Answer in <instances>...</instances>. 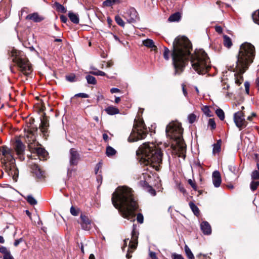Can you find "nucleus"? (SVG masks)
I'll return each instance as SVG.
<instances>
[{"label": "nucleus", "mask_w": 259, "mask_h": 259, "mask_svg": "<svg viewBox=\"0 0 259 259\" xmlns=\"http://www.w3.org/2000/svg\"><path fill=\"white\" fill-rule=\"evenodd\" d=\"M112 202L122 217L131 221L135 220L134 212L138 209V205L131 188L118 187L112 194Z\"/></svg>", "instance_id": "f257e3e1"}, {"label": "nucleus", "mask_w": 259, "mask_h": 259, "mask_svg": "<svg viewBox=\"0 0 259 259\" xmlns=\"http://www.w3.org/2000/svg\"><path fill=\"white\" fill-rule=\"evenodd\" d=\"M191 50V44L186 37L178 36L175 38L171 53L175 75H179L183 71L187 64Z\"/></svg>", "instance_id": "f03ea898"}, {"label": "nucleus", "mask_w": 259, "mask_h": 259, "mask_svg": "<svg viewBox=\"0 0 259 259\" xmlns=\"http://www.w3.org/2000/svg\"><path fill=\"white\" fill-rule=\"evenodd\" d=\"M255 48L250 43L244 42L240 47L235 67L233 68L235 73V83L240 85L243 81L242 74L253 62L255 56Z\"/></svg>", "instance_id": "7ed1b4c3"}, {"label": "nucleus", "mask_w": 259, "mask_h": 259, "mask_svg": "<svg viewBox=\"0 0 259 259\" xmlns=\"http://www.w3.org/2000/svg\"><path fill=\"white\" fill-rule=\"evenodd\" d=\"M141 164L149 165L158 171L162 164L163 154L161 149L154 143H145L136 152Z\"/></svg>", "instance_id": "20e7f679"}, {"label": "nucleus", "mask_w": 259, "mask_h": 259, "mask_svg": "<svg viewBox=\"0 0 259 259\" xmlns=\"http://www.w3.org/2000/svg\"><path fill=\"white\" fill-rule=\"evenodd\" d=\"M183 128L178 122H171L167 125L166 134L168 137L174 140L177 145V149L180 152V157H185L186 150V145L182 138Z\"/></svg>", "instance_id": "39448f33"}, {"label": "nucleus", "mask_w": 259, "mask_h": 259, "mask_svg": "<svg viewBox=\"0 0 259 259\" xmlns=\"http://www.w3.org/2000/svg\"><path fill=\"white\" fill-rule=\"evenodd\" d=\"M210 62L207 54L202 49L196 50L191 55L192 68L199 74L207 73L210 68Z\"/></svg>", "instance_id": "423d86ee"}, {"label": "nucleus", "mask_w": 259, "mask_h": 259, "mask_svg": "<svg viewBox=\"0 0 259 259\" xmlns=\"http://www.w3.org/2000/svg\"><path fill=\"white\" fill-rule=\"evenodd\" d=\"M3 156L2 163L5 170L10 176H12L15 182L18 178V170L15 166V159L12 155V151L6 146L0 147V154Z\"/></svg>", "instance_id": "0eeeda50"}, {"label": "nucleus", "mask_w": 259, "mask_h": 259, "mask_svg": "<svg viewBox=\"0 0 259 259\" xmlns=\"http://www.w3.org/2000/svg\"><path fill=\"white\" fill-rule=\"evenodd\" d=\"M12 61L19 68V70L25 75H28L32 71L31 64L23 52L13 49L9 53Z\"/></svg>", "instance_id": "6e6552de"}, {"label": "nucleus", "mask_w": 259, "mask_h": 259, "mask_svg": "<svg viewBox=\"0 0 259 259\" xmlns=\"http://www.w3.org/2000/svg\"><path fill=\"white\" fill-rule=\"evenodd\" d=\"M147 134V130L143 121L136 122L134 128L128 138L129 142H135L144 139Z\"/></svg>", "instance_id": "1a4fd4ad"}, {"label": "nucleus", "mask_w": 259, "mask_h": 259, "mask_svg": "<svg viewBox=\"0 0 259 259\" xmlns=\"http://www.w3.org/2000/svg\"><path fill=\"white\" fill-rule=\"evenodd\" d=\"M136 225L134 224L133 226V230L132 232V238L129 242V246L128 248L127 253L126 254V257L127 259H130L132 257V255L130 254L132 251H130V249H135L138 244V239L139 236V232L136 229Z\"/></svg>", "instance_id": "9d476101"}, {"label": "nucleus", "mask_w": 259, "mask_h": 259, "mask_svg": "<svg viewBox=\"0 0 259 259\" xmlns=\"http://www.w3.org/2000/svg\"><path fill=\"white\" fill-rule=\"evenodd\" d=\"M29 149L31 154H33L32 156H37L40 160H44L48 155L46 150L39 147L38 144L32 145L29 143Z\"/></svg>", "instance_id": "9b49d317"}, {"label": "nucleus", "mask_w": 259, "mask_h": 259, "mask_svg": "<svg viewBox=\"0 0 259 259\" xmlns=\"http://www.w3.org/2000/svg\"><path fill=\"white\" fill-rule=\"evenodd\" d=\"M234 121L240 130L247 125V122L244 118V115L241 111H238L234 114Z\"/></svg>", "instance_id": "f8f14e48"}, {"label": "nucleus", "mask_w": 259, "mask_h": 259, "mask_svg": "<svg viewBox=\"0 0 259 259\" xmlns=\"http://www.w3.org/2000/svg\"><path fill=\"white\" fill-rule=\"evenodd\" d=\"M123 17L129 23H133L138 20V15L137 11L134 8H131L127 10L123 15Z\"/></svg>", "instance_id": "ddd939ff"}, {"label": "nucleus", "mask_w": 259, "mask_h": 259, "mask_svg": "<svg viewBox=\"0 0 259 259\" xmlns=\"http://www.w3.org/2000/svg\"><path fill=\"white\" fill-rule=\"evenodd\" d=\"M69 164L70 166H76L80 160V155L74 148H71L69 151Z\"/></svg>", "instance_id": "4468645a"}, {"label": "nucleus", "mask_w": 259, "mask_h": 259, "mask_svg": "<svg viewBox=\"0 0 259 259\" xmlns=\"http://www.w3.org/2000/svg\"><path fill=\"white\" fill-rule=\"evenodd\" d=\"M32 171L36 178L39 180H43L46 177L45 172L37 165L34 164L32 166Z\"/></svg>", "instance_id": "2eb2a0df"}, {"label": "nucleus", "mask_w": 259, "mask_h": 259, "mask_svg": "<svg viewBox=\"0 0 259 259\" xmlns=\"http://www.w3.org/2000/svg\"><path fill=\"white\" fill-rule=\"evenodd\" d=\"M80 219L81 220V226L82 228L84 230L89 231L91 228V221L88 217L83 214L80 215Z\"/></svg>", "instance_id": "dca6fc26"}, {"label": "nucleus", "mask_w": 259, "mask_h": 259, "mask_svg": "<svg viewBox=\"0 0 259 259\" xmlns=\"http://www.w3.org/2000/svg\"><path fill=\"white\" fill-rule=\"evenodd\" d=\"M212 179L214 186L216 188L219 187L222 182L221 175L219 171L215 170L213 172Z\"/></svg>", "instance_id": "f3484780"}, {"label": "nucleus", "mask_w": 259, "mask_h": 259, "mask_svg": "<svg viewBox=\"0 0 259 259\" xmlns=\"http://www.w3.org/2000/svg\"><path fill=\"white\" fill-rule=\"evenodd\" d=\"M26 19L31 20L34 22H40L44 19V18L37 13H33L28 15L26 17Z\"/></svg>", "instance_id": "a211bd4d"}, {"label": "nucleus", "mask_w": 259, "mask_h": 259, "mask_svg": "<svg viewBox=\"0 0 259 259\" xmlns=\"http://www.w3.org/2000/svg\"><path fill=\"white\" fill-rule=\"evenodd\" d=\"M201 229L205 235H210L211 233V228L207 222L204 221L200 225Z\"/></svg>", "instance_id": "6ab92c4d"}, {"label": "nucleus", "mask_w": 259, "mask_h": 259, "mask_svg": "<svg viewBox=\"0 0 259 259\" xmlns=\"http://www.w3.org/2000/svg\"><path fill=\"white\" fill-rule=\"evenodd\" d=\"M15 148L18 154H21L24 150V145L20 140H17L15 144Z\"/></svg>", "instance_id": "aec40b11"}, {"label": "nucleus", "mask_w": 259, "mask_h": 259, "mask_svg": "<svg viewBox=\"0 0 259 259\" xmlns=\"http://www.w3.org/2000/svg\"><path fill=\"white\" fill-rule=\"evenodd\" d=\"M142 177H143L144 180H141L139 182V184L143 187H147L148 186L149 179L151 177L147 173H143Z\"/></svg>", "instance_id": "412c9836"}, {"label": "nucleus", "mask_w": 259, "mask_h": 259, "mask_svg": "<svg viewBox=\"0 0 259 259\" xmlns=\"http://www.w3.org/2000/svg\"><path fill=\"white\" fill-rule=\"evenodd\" d=\"M143 45L149 48H151L152 50L156 51L157 49L156 46L154 45V41L150 39H147L143 41Z\"/></svg>", "instance_id": "4be33fe9"}, {"label": "nucleus", "mask_w": 259, "mask_h": 259, "mask_svg": "<svg viewBox=\"0 0 259 259\" xmlns=\"http://www.w3.org/2000/svg\"><path fill=\"white\" fill-rule=\"evenodd\" d=\"M68 17L72 22L74 24H78L79 21V16L77 14L69 12L68 13Z\"/></svg>", "instance_id": "5701e85b"}, {"label": "nucleus", "mask_w": 259, "mask_h": 259, "mask_svg": "<svg viewBox=\"0 0 259 259\" xmlns=\"http://www.w3.org/2000/svg\"><path fill=\"white\" fill-rule=\"evenodd\" d=\"M105 110L108 114L111 115L118 114L119 112L118 109L113 106H109Z\"/></svg>", "instance_id": "b1692460"}, {"label": "nucleus", "mask_w": 259, "mask_h": 259, "mask_svg": "<svg viewBox=\"0 0 259 259\" xmlns=\"http://www.w3.org/2000/svg\"><path fill=\"white\" fill-rule=\"evenodd\" d=\"M26 141L28 143V146L29 147V143H30L32 145H35L33 144V143L35 141V137L34 135L32 133V132L28 133L26 135Z\"/></svg>", "instance_id": "393cba45"}, {"label": "nucleus", "mask_w": 259, "mask_h": 259, "mask_svg": "<svg viewBox=\"0 0 259 259\" xmlns=\"http://www.w3.org/2000/svg\"><path fill=\"white\" fill-rule=\"evenodd\" d=\"M181 18V15L179 13H175L169 16L168 20L169 22L178 21Z\"/></svg>", "instance_id": "a878e982"}, {"label": "nucleus", "mask_w": 259, "mask_h": 259, "mask_svg": "<svg viewBox=\"0 0 259 259\" xmlns=\"http://www.w3.org/2000/svg\"><path fill=\"white\" fill-rule=\"evenodd\" d=\"M223 38L224 46L228 48H230L232 46L231 38L226 35H224Z\"/></svg>", "instance_id": "bb28decb"}, {"label": "nucleus", "mask_w": 259, "mask_h": 259, "mask_svg": "<svg viewBox=\"0 0 259 259\" xmlns=\"http://www.w3.org/2000/svg\"><path fill=\"white\" fill-rule=\"evenodd\" d=\"M189 206L194 214L198 216L199 214V210L198 207L192 202L189 203Z\"/></svg>", "instance_id": "cd10ccee"}, {"label": "nucleus", "mask_w": 259, "mask_h": 259, "mask_svg": "<svg viewBox=\"0 0 259 259\" xmlns=\"http://www.w3.org/2000/svg\"><path fill=\"white\" fill-rule=\"evenodd\" d=\"M55 5L56 8V10L60 13H65L67 12L65 8L62 5L58 3H55Z\"/></svg>", "instance_id": "c85d7f7f"}, {"label": "nucleus", "mask_w": 259, "mask_h": 259, "mask_svg": "<svg viewBox=\"0 0 259 259\" xmlns=\"http://www.w3.org/2000/svg\"><path fill=\"white\" fill-rule=\"evenodd\" d=\"M259 186V181L252 180L250 184V188L252 191H255Z\"/></svg>", "instance_id": "c756f323"}, {"label": "nucleus", "mask_w": 259, "mask_h": 259, "mask_svg": "<svg viewBox=\"0 0 259 259\" xmlns=\"http://www.w3.org/2000/svg\"><path fill=\"white\" fill-rule=\"evenodd\" d=\"M185 253L189 259H194V256L191 251L190 249L187 245L185 246Z\"/></svg>", "instance_id": "7c9ffc66"}, {"label": "nucleus", "mask_w": 259, "mask_h": 259, "mask_svg": "<svg viewBox=\"0 0 259 259\" xmlns=\"http://www.w3.org/2000/svg\"><path fill=\"white\" fill-rule=\"evenodd\" d=\"M116 151L112 147L110 146H107L106 148V154L108 156H111L115 154Z\"/></svg>", "instance_id": "2f4dec72"}, {"label": "nucleus", "mask_w": 259, "mask_h": 259, "mask_svg": "<svg viewBox=\"0 0 259 259\" xmlns=\"http://www.w3.org/2000/svg\"><path fill=\"white\" fill-rule=\"evenodd\" d=\"M215 113L221 120H223L225 119V113L222 109H217L215 111Z\"/></svg>", "instance_id": "473e14b6"}, {"label": "nucleus", "mask_w": 259, "mask_h": 259, "mask_svg": "<svg viewBox=\"0 0 259 259\" xmlns=\"http://www.w3.org/2000/svg\"><path fill=\"white\" fill-rule=\"evenodd\" d=\"M85 78L87 80L88 83L89 84H96L97 83V81L95 77L93 76H91L90 75H87Z\"/></svg>", "instance_id": "72a5a7b5"}, {"label": "nucleus", "mask_w": 259, "mask_h": 259, "mask_svg": "<svg viewBox=\"0 0 259 259\" xmlns=\"http://www.w3.org/2000/svg\"><path fill=\"white\" fill-rule=\"evenodd\" d=\"M252 17L254 22L259 25V10L253 13Z\"/></svg>", "instance_id": "f704fd0d"}, {"label": "nucleus", "mask_w": 259, "mask_h": 259, "mask_svg": "<svg viewBox=\"0 0 259 259\" xmlns=\"http://www.w3.org/2000/svg\"><path fill=\"white\" fill-rule=\"evenodd\" d=\"M221 150V144L218 142L213 145V153L214 154L219 153Z\"/></svg>", "instance_id": "c9c22d12"}, {"label": "nucleus", "mask_w": 259, "mask_h": 259, "mask_svg": "<svg viewBox=\"0 0 259 259\" xmlns=\"http://www.w3.org/2000/svg\"><path fill=\"white\" fill-rule=\"evenodd\" d=\"M170 54L169 50L167 47H164L163 55L165 60H168L169 59Z\"/></svg>", "instance_id": "e433bc0d"}, {"label": "nucleus", "mask_w": 259, "mask_h": 259, "mask_svg": "<svg viewBox=\"0 0 259 259\" xmlns=\"http://www.w3.org/2000/svg\"><path fill=\"white\" fill-rule=\"evenodd\" d=\"M115 20L116 22L117 23V24H118L119 26H120L122 27H124L125 23L120 16H115Z\"/></svg>", "instance_id": "4c0bfd02"}, {"label": "nucleus", "mask_w": 259, "mask_h": 259, "mask_svg": "<svg viewBox=\"0 0 259 259\" xmlns=\"http://www.w3.org/2000/svg\"><path fill=\"white\" fill-rule=\"evenodd\" d=\"M27 201L31 205H35L37 203L36 199L31 195L27 196Z\"/></svg>", "instance_id": "58836bf2"}, {"label": "nucleus", "mask_w": 259, "mask_h": 259, "mask_svg": "<svg viewBox=\"0 0 259 259\" xmlns=\"http://www.w3.org/2000/svg\"><path fill=\"white\" fill-rule=\"evenodd\" d=\"M251 180H256L259 179V171L257 170H253L251 175Z\"/></svg>", "instance_id": "ea45409f"}, {"label": "nucleus", "mask_w": 259, "mask_h": 259, "mask_svg": "<svg viewBox=\"0 0 259 259\" xmlns=\"http://www.w3.org/2000/svg\"><path fill=\"white\" fill-rule=\"evenodd\" d=\"M79 211L78 208H76L73 206L70 208V213L73 216H77L79 213Z\"/></svg>", "instance_id": "a19ab883"}, {"label": "nucleus", "mask_w": 259, "mask_h": 259, "mask_svg": "<svg viewBox=\"0 0 259 259\" xmlns=\"http://www.w3.org/2000/svg\"><path fill=\"white\" fill-rule=\"evenodd\" d=\"M196 115L193 113L189 114L188 116V120L189 122L191 124L194 123L196 119Z\"/></svg>", "instance_id": "79ce46f5"}, {"label": "nucleus", "mask_w": 259, "mask_h": 259, "mask_svg": "<svg viewBox=\"0 0 259 259\" xmlns=\"http://www.w3.org/2000/svg\"><path fill=\"white\" fill-rule=\"evenodd\" d=\"M47 126L48 123L47 121H41L40 128L42 132L45 133L46 132Z\"/></svg>", "instance_id": "37998d69"}, {"label": "nucleus", "mask_w": 259, "mask_h": 259, "mask_svg": "<svg viewBox=\"0 0 259 259\" xmlns=\"http://www.w3.org/2000/svg\"><path fill=\"white\" fill-rule=\"evenodd\" d=\"M208 125L211 127L212 130H213L216 127L215 122L213 119L210 118L209 119Z\"/></svg>", "instance_id": "c03bdc74"}, {"label": "nucleus", "mask_w": 259, "mask_h": 259, "mask_svg": "<svg viewBox=\"0 0 259 259\" xmlns=\"http://www.w3.org/2000/svg\"><path fill=\"white\" fill-rule=\"evenodd\" d=\"M115 0H106L103 4L105 6L110 7L112 6L115 3Z\"/></svg>", "instance_id": "a18cd8bd"}, {"label": "nucleus", "mask_w": 259, "mask_h": 259, "mask_svg": "<svg viewBox=\"0 0 259 259\" xmlns=\"http://www.w3.org/2000/svg\"><path fill=\"white\" fill-rule=\"evenodd\" d=\"M74 97H80V98H87L89 97V96L88 94H87L86 93H78V94H75Z\"/></svg>", "instance_id": "49530a36"}, {"label": "nucleus", "mask_w": 259, "mask_h": 259, "mask_svg": "<svg viewBox=\"0 0 259 259\" xmlns=\"http://www.w3.org/2000/svg\"><path fill=\"white\" fill-rule=\"evenodd\" d=\"M66 79L70 82H74L75 81V76L74 74H71L66 76Z\"/></svg>", "instance_id": "de8ad7c7"}, {"label": "nucleus", "mask_w": 259, "mask_h": 259, "mask_svg": "<svg viewBox=\"0 0 259 259\" xmlns=\"http://www.w3.org/2000/svg\"><path fill=\"white\" fill-rule=\"evenodd\" d=\"M137 220L138 222H139L140 224H142L143 223L144 218H143V215H142V214L139 213L137 214Z\"/></svg>", "instance_id": "09e8293b"}, {"label": "nucleus", "mask_w": 259, "mask_h": 259, "mask_svg": "<svg viewBox=\"0 0 259 259\" xmlns=\"http://www.w3.org/2000/svg\"><path fill=\"white\" fill-rule=\"evenodd\" d=\"M0 252L4 255L7 254V253H10V251L8 250L7 248L4 246L0 247Z\"/></svg>", "instance_id": "8fccbe9b"}, {"label": "nucleus", "mask_w": 259, "mask_h": 259, "mask_svg": "<svg viewBox=\"0 0 259 259\" xmlns=\"http://www.w3.org/2000/svg\"><path fill=\"white\" fill-rule=\"evenodd\" d=\"M172 259H184L182 255L177 253H173L172 254Z\"/></svg>", "instance_id": "3c124183"}, {"label": "nucleus", "mask_w": 259, "mask_h": 259, "mask_svg": "<svg viewBox=\"0 0 259 259\" xmlns=\"http://www.w3.org/2000/svg\"><path fill=\"white\" fill-rule=\"evenodd\" d=\"M188 183L191 185V186L193 188V189L195 190L197 189V186L195 183L192 180H188Z\"/></svg>", "instance_id": "603ef678"}, {"label": "nucleus", "mask_w": 259, "mask_h": 259, "mask_svg": "<svg viewBox=\"0 0 259 259\" xmlns=\"http://www.w3.org/2000/svg\"><path fill=\"white\" fill-rule=\"evenodd\" d=\"M101 165H102V163L100 162L96 164V167L95 169V171L96 174H98L99 169L101 168Z\"/></svg>", "instance_id": "864d4df0"}, {"label": "nucleus", "mask_w": 259, "mask_h": 259, "mask_svg": "<svg viewBox=\"0 0 259 259\" xmlns=\"http://www.w3.org/2000/svg\"><path fill=\"white\" fill-rule=\"evenodd\" d=\"M149 256L152 259H158L155 252H153V251H149Z\"/></svg>", "instance_id": "5fc2aeb1"}, {"label": "nucleus", "mask_w": 259, "mask_h": 259, "mask_svg": "<svg viewBox=\"0 0 259 259\" xmlns=\"http://www.w3.org/2000/svg\"><path fill=\"white\" fill-rule=\"evenodd\" d=\"M244 86H245V89L246 93L247 94H249V86H250L249 83L248 82H245V83H244Z\"/></svg>", "instance_id": "6e6d98bb"}, {"label": "nucleus", "mask_w": 259, "mask_h": 259, "mask_svg": "<svg viewBox=\"0 0 259 259\" xmlns=\"http://www.w3.org/2000/svg\"><path fill=\"white\" fill-rule=\"evenodd\" d=\"M222 90L223 91L228 90L230 87L229 85L225 82H223L222 83Z\"/></svg>", "instance_id": "4d7b16f0"}, {"label": "nucleus", "mask_w": 259, "mask_h": 259, "mask_svg": "<svg viewBox=\"0 0 259 259\" xmlns=\"http://www.w3.org/2000/svg\"><path fill=\"white\" fill-rule=\"evenodd\" d=\"M60 19L61 21L64 23H66L68 21L67 17L64 15H61L60 16Z\"/></svg>", "instance_id": "13d9d810"}, {"label": "nucleus", "mask_w": 259, "mask_h": 259, "mask_svg": "<svg viewBox=\"0 0 259 259\" xmlns=\"http://www.w3.org/2000/svg\"><path fill=\"white\" fill-rule=\"evenodd\" d=\"M3 259H14V258L10 253H7V254L4 255Z\"/></svg>", "instance_id": "bf43d9fd"}, {"label": "nucleus", "mask_w": 259, "mask_h": 259, "mask_svg": "<svg viewBox=\"0 0 259 259\" xmlns=\"http://www.w3.org/2000/svg\"><path fill=\"white\" fill-rule=\"evenodd\" d=\"M110 92L112 94H114V93H119L120 90L117 88H113L110 89Z\"/></svg>", "instance_id": "052dcab7"}, {"label": "nucleus", "mask_w": 259, "mask_h": 259, "mask_svg": "<svg viewBox=\"0 0 259 259\" xmlns=\"http://www.w3.org/2000/svg\"><path fill=\"white\" fill-rule=\"evenodd\" d=\"M224 94L225 95V96L226 98H229V99H230L232 96V95L233 94L232 93H230V92H225V91L224 92Z\"/></svg>", "instance_id": "680f3d73"}, {"label": "nucleus", "mask_w": 259, "mask_h": 259, "mask_svg": "<svg viewBox=\"0 0 259 259\" xmlns=\"http://www.w3.org/2000/svg\"><path fill=\"white\" fill-rule=\"evenodd\" d=\"M215 31L218 32V33H222V30H223V29L222 28L221 26H215Z\"/></svg>", "instance_id": "e2e57ef3"}, {"label": "nucleus", "mask_w": 259, "mask_h": 259, "mask_svg": "<svg viewBox=\"0 0 259 259\" xmlns=\"http://www.w3.org/2000/svg\"><path fill=\"white\" fill-rule=\"evenodd\" d=\"M128 241V239H126L124 240V241H123L124 243H123V246L122 247V249L123 250H124V248L126 247Z\"/></svg>", "instance_id": "0e129e2a"}, {"label": "nucleus", "mask_w": 259, "mask_h": 259, "mask_svg": "<svg viewBox=\"0 0 259 259\" xmlns=\"http://www.w3.org/2000/svg\"><path fill=\"white\" fill-rule=\"evenodd\" d=\"M149 192L153 195L154 196L156 195V192L155 190L153 189L152 188L150 187L149 189Z\"/></svg>", "instance_id": "69168bd1"}, {"label": "nucleus", "mask_w": 259, "mask_h": 259, "mask_svg": "<svg viewBox=\"0 0 259 259\" xmlns=\"http://www.w3.org/2000/svg\"><path fill=\"white\" fill-rule=\"evenodd\" d=\"M100 70H98L97 69V70L96 71H91L90 72V74H92L93 75H99V72L100 71Z\"/></svg>", "instance_id": "338daca9"}, {"label": "nucleus", "mask_w": 259, "mask_h": 259, "mask_svg": "<svg viewBox=\"0 0 259 259\" xmlns=\"http://www.w3.org/2000/svg\"><path fill=\"white\" fill-rule=\"evenodd\" d=\"M21 241H22V239H19L16 240L14 242V245L15 246H18L19 244V243Z\"/></svg>", "instance_id": "774afa93"}]
</instances>
